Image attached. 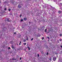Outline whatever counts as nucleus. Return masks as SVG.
Wrapping results in <instances>:
<instances>
[{
	"mask_svg": "<svg viewBox=\"0 0 62 62\" xmlns=\"http://www.w3.org/2000/svg\"><path fill=\"white\" fill-rule=\"evenodd\" d=\"M23 42H25V41H26V40L24 39L23 40Z\"/></svg>",
	"mask_w": 62,
	"mask_h": 62,
	"instance_id": "obj_9",
	"label": "nucleus"
},
{
	"mask_svg": "<svg viewBox=\"0 0 62 62\" xmlns=\"http://www.w3.org/2000/svg\"><path fill=\"white\" fill-rule=\"evenodd\" d=\"M26 40H28L29 39L28 38V37H27V36L26 37Z\"/></svg>",
	"mask_w": 62,
	"mask_h": 62,
	"instance_id": "obj_4",
	"label": "nucleus"
},
{
	"mask_svg": "<svg viewBox=\"0 0 62 62\" xmlns=\"http://www.w3.org/2000/svg\"><path fill=\"white\" fill-rule=\"evenodd\" d=\"M29 23H30V22H29Z\"/></svg>",
	"mask_w": 62,
	"mask_h": 62,
	"instance_id": "obj_36",
	"label": "nucleus"
},
{
	"mask_svg": "<svg viewBox=\"0 0 62 62\" xmlns=\"http://www.w3.org/2000/svg\"><path fill=\"white\" fill-rule=\"evenodd\" d=\"M45 32H47V29H46L45 30Z\"/></svg>",
	"mask_w": 62,
	"mask_h": 62,
	"instance_id": "obj_8",
	"label": "nucleus"
},
{
	"mask_svg": "<svg viewBox=\"0 0 62 62\" xmlns=\"http://www.w3.org/2000/svg\"><path fill=\"white\" fill-rule=\"evenodd\" d=\"M0 16H1V15H0Z\"/></svg>",
	"mask_w": 62,
	"mask_h": 62,
	"instance_id": "obj_35",
	"label": "nucleus"
},
{
	"mask_svg": "<svg viewBox=\"0 0 62 62\" xmlns=\"http://www.w3.org/2000/svg\"><path fill=\"white\" fill-rule=\"evenodd\" d=\"M12 60H14V59H12Z\"/></svg>",
	"mask_w": 62,
	"mask_h": 62,
	"instance_id": "obj_31",
	"label": "nucleus"
},
{
	"mask_svg": "<svg viewBox=\"0 0 62 62\" xmlns=\"http://www.w3.org/2000/svg\"><path fill=\"white\" fill-rule=\"evenodd\" d=\"M15 60H16V59H15Z\"/></svg>",
	"mask_w": 62,
	"mask_h": 62,
	"instance_id": "obj_33",
	"label": "nucleus"
},
{
	"mask_svg": "<svg viewBox=\"0 0 62 62\" xmlns=\"http://www.w3.org/2000/svg\"><path fill=\"white\" fill-rule=\"evenodd\" d=\"M61 40V39H60V41H61V40Z\"/></svg>",
	"mask_w": 62,
	"mask_h": 62,
	"instance_id": "obj_28",
	"label": "nucleus"
},
{
	"mask_svg": "<svg viewBox=\"0 0 62 62\" xmlns=\"http://www.w3.org/2000/svg\"><path fill=\"white\" fill-rule=\"evenodd\" d=\"M5 10H7V8H5L4 9Z\"/></svg>",
	"mask_w": 62,
	"mask_h": 62,
	"instance_id": "obj_14",
	"label": "nucleus"
},
{
	"mask_svg": "<svg viewBox=\"0 0 62 62\" xmlns=\"http://www.w3.org/2000/svg\"><path fill=\"white\" fill-rule=\"evenodd\" d=\"M62 34L61 33L60 34V37H61L62 36Z\"/></svg>",
	"mask_w": 62,
	"mask_h": 62,
	"instance_id": "obj_10",
	"label": "nucleus"
},
{
	"mask_svg": "<svg viewBox=\"0 0 62 62\" xmlns=\"http://www.w3.org/2000/svg\"><path fill=\"white\" fill-rule=\"evenodd\" d=\"M44 39V37H43L42 38V39L43 40Z\"/></svg>",
	"mask_w": 62,
	"mask_h": 62,
	"instance_id": "obj_22",
	"label": "nucleus"
},
{
	"mask_svg": "<svg viewBox=\"0 0 62 62\" xmlns=\"http://www.w3.org/2000/svg\"><path fill=\"white\" fill-rule=\"evenodd\" d=\"M48 52L47 53L46 55H48Z\"/></svg>",
	"mask_w": 62,
	"mask_h": 62,
	"instance_id": "obj_15",
	"label": "nucleus"
},
{
	"mask_svg": "<svg viewBox=\"0 0 62 62\" xmlns=\"http://www.w3.org/2000/svg\"><path fill=\"white\" fill-rule=\"evenodd\" d=\"M14 34H16V32H14Z\"/></svg>",
	"mask_w": 62,
	"mask_h": 62,
	"instance_id": "obj_25",
	"label": "nucleus"
},
{
	"mask_svg": "<svg viewBox=\"0 0 62 62\" xmlns=\"http://www.w3.org/2000/svg\"><path fill=\"white\" fill-rule=\"evenodd\" d=\"M7 22H9V20H7Z\"/></svg>",
	"mask_w": 62,
	"mask_h": 62,
	"instance_id": "obj_23",
	"label": "nucleus"
},
{
	"mask_svg": "<svg viewBox=\"0 0 62 62\" xmlns=\"http://www.w3.org/2000/svg\"><path fill=\"white\" fill-rule=\"evenodd\" d=\"M39 54H38V57H39Z\"/></svg>",
	"mask_w": 62,
	"mask_h": 62,
	"instance_id": "obj_19",
	"label": "nucleus"
},
{
	"mask_svg": "<svg viewBox=\"0 0 62 62\" xmlns=\"http://www.w3.org/2000/svg\"><path fill=\"white\" fill-rule=\"evenodd\" d=\"M10 49V47H8V49Z\"/></svg>",
	"mask_w": 62,
	"mask_h": 62,
	"instance_id": "obj_18",
	"label": "nucleus"
},
{
	"mask_svg": "<svg viewBox=\"0 0 62 62\" xmlns=\"http://www.w3.org/2000/svg\"><path fill=\"white\" fill-rule=\"evenodd\" d=\"M48 0V1H49V0Z\"/></svg>",
	"mask_w": 62,
	"mask_h": 62,
	"instance_id": "obj_34",
	"label": "nucleus"
},
{
	"mask_svg": "<svg viewBox=\"0 0 62 62\" xmlns=\"http://www.w3.org/2000/svg\"><path fill=\"white\" fill-rule=\"evenodd\" d=\"M27 47L28 48L29 50H30V47H29L28 46Z\"/></svg>",
	"mask_w": 62,
	"mask_h": 62,
	"instance_id": "obj_7",
	"label": "nucleus"
},
{
	"mask_svg": "<svg viewBox=\"0 0 62 62\" xmlns=\"http://www.w3.org/2000/svg\"><path fill=\"white\" fill-rule=\"evenodd\" d=\"M47 38H48V39H50V38L48 37H47Z\"/></svg>",
	"mask_w": 62,
	"mask_h": 62,
	"instance_id": "obj_13",
	"label": "nucleus"
},
{
	"mask_svg": "<svg viewBox=\"0 0 62 62\" xmlns=\"http://www.w3.org/2000/svg\"><path fill=\"white\" fill-rule=\"evenodd\" d=\"M12 49H14V47H13V46H12Z\"/></svg>",
	"mask_w": 62,
	"mask_h": 62,
	"instance_id": "obj_17",
	"label": "nucleus"
},
{
	"mask_svg": "<svg viewBox=\"0 0 62 62\" xmlns=\"http://www.w3.org/2000/svg\"><path fill=\"white\" fill-rule=\"evenodd\" d=\"M19 45H21V43H19Z\"/></svg>",
	"mask_w": 62,
	"mask_h": 62,
	"instance_id": "obj_30",
	"label": "nucleus"
},
{
	"mask_svg": "<svg viewBox=\"0 0 62 62\" xmlns=\"http://www.w3.org/2000/svg\"><path fill=\"white\" fill-rule=\"evenodd\" d=\"M61 48H62V46H61Z\"/></svg>",
	"mask_w": 62,
	"mask_h": 62,
	"instance_id": "obj_27",
	"label": "nucleus"
},
{
	"mask_svg": "<svg viewBox=\"0 0 62 62\" xmlns=\"http://www.w3.org/2000/svg\"><path fill=\"white\" fill-rule=\"evenodd\" d=\"M42 0H40V2H42Z\"/></svg>",
	"mask_w": 62,
	"mask_h": 62,
	"instance_id": "obj_24",
	"label": "nucleus"
},
{
	"mask_svg": "<svg viewBox=\"0 0 62 62\" xmlns=\"http://www.w3.org/2000/svg\"><path fill=\"white\" fill-rule=\"evenodd\" d=\"M33 40V38H32L31 39V40L32 41Z\"/></svg>",
	"mask_w": 62,
	"mask_h": 62,
	"instance_id": "obj_16",
	"label": "nucleus"
},
{
	"mask_svg": "<svg viewBox=\"0 0 62 62\" xmlns=\"http://www.w3.org/2000/svg\"><path fill=\"white\" fill-rule=\"evenodd\" d=\"M19 17H21V15Z\"/></svg>",
	"mask_w": 62,
	"mask_h": 62,
	"instance_id": "obj_29",
	"label": "nucleus"
},
{
	"mask_svg": "<svg viewBox=\"0 0 62 62\" xmlns=\"http://www.w3.org/2000/svg\"><path fill=\"white\" fill-rule=\"evenodd\" d=\"M18 7L19 8H22V7H21V6H20V5H18Z\"/></svg>",
	"mask_w": 62,
	"mask_h": 62,
	"instance_id": "obj_5",
	"label": "nucleus"
},
{
	"mask_svg": "<svg viewBox=\"0 0 62 62\" xmlns=\"http://www.w3.org/2000/svg\"><path fill=\"white\" fill-rule=\"evenodd\" d=\"M59 5L60 6H62V3H60L59 4Z\"/></svg>",
	"mask_w": 62,
	"mask_h": 62,
	"instance_id": "obj_6",
	"label": "nucleus"
},
{
	"mask_svg": "<svg viewBox=\"0 0 62 62\" xmlns=\"http://www.w3.org/2000/svg\"><path fill=\"white\" fill-rule=\"evenodd\" d=\"M56 57H53V61H55V60H56Z\"/></svg>",
	"mask_w": 62,
	"mask_h": 62,
	"instance_id": "obj_1",
	"label": "nucleus"
},
{
	"mask_svg": "<svg viewBox=\"0 0 62 62\" xmlns=\"http://www.w3.org/2000/svg\"><path fill=\"white\" fill-rule=\"evenodd\" d=\"M58 12L59 13V14H60V13H62V11H59Z\"/></svg>",
	"mask_w": 62,
	"mask_h": 62,
	"instance_id": "obj_2",
	"label": "nucleus"
},
{
	"mask_svg": "<svg viewBox=\"0 0 62 62\" xmlns=\"http://www.w3.org/2000/svg\"><path fill=\"white\" fill-rule=\"evenodd\" d=\"M62 16L61 15L60 16V17H62Z\"/></svg>",
	"mask_w": 62,
	"mask_h": 62,
	"instance_id": "obj_26",
	"label": "nucleus"
},
{
	"mask_svg": "<svg viewBox=\"0 0 62 62\" xmlns=\"http://www.w3.org/2000/svg\"><path fill=\"white\" fill-rule=\"evenodd\" d=\"M20 60H21V59H22V58H20Z\"/></svg>",
	"mask_w": 62,
	"mask_h": 62,
	"instance_id": "obj_21",
	"label": "nucleus"
},
{
	"mask_svg": "<svg viewBox=\"0 0 62 62\" xmlns=\"http://www.w3.org/2000/svg\"><path fill=\"white\" fill-rule=\"evenodd\" d=\"M23 20L24 21H26L27 20V18H24Z\"/></svg>",
	"mask_w": 62,
	"mask_h": 62,
	"instance_id": "obj_3",
	"label": "nucleus"
},
{
	"mask_svg": "<svg viewBox=\"0 0 62 62\" xmlns=\"http://www.w3.org/2000/svg\"><path fill=\"white\" fill-rule=\"evenodd\" d=\"M21 42H20V43H21Z\"/></svg>",
	"mask_w": 62,
	"mask_h": 62,
	"instance_id": "obj_32",
	"label": "nucleus"
},
{
	"mask_svg": "<svg viewBox=\"0 0 62 62\" xmlns=\"http://www.w3.org/2000/svg\"><path fill=\"white\" fill-rule=\"evenodd\" d=\"M8 11H10L11 10V9H8Z\"/></svg>",
	"mask_w": 62,
	"mask_h": 62,
	"instance_id": "obj_11",
	"label": "nucleus"
},
{
	"mask_svg": "<svg viewBox=\"0 0 62 62\" xmlns=\"http://www.w3.org/2000/svg\"><path fill=\"white\" fill-rule=\"evenodd\" d=\"M26 43H24V45H25V46L26 45Z\"/></svg>",
	"mask_w": 62,
	"mask_h": 62,
	"instance_id": "obj_20",
	"label": "nucleus"
},
{
	"mask_svg": "<svg viewBox=\"0 0 62 62\" xmlns=\"http://www.w3.org/2000/svg\"><path fill=\"white\" fill-rule=\"evenodd\" d=\"M21 22H22V21H23V19H21Z\"/></svg>",
	"mask_w": 62,
	"mask_h": 62,
	"instance_id": "obj_12",
	"label": "nucleus"
}]
</instances>
